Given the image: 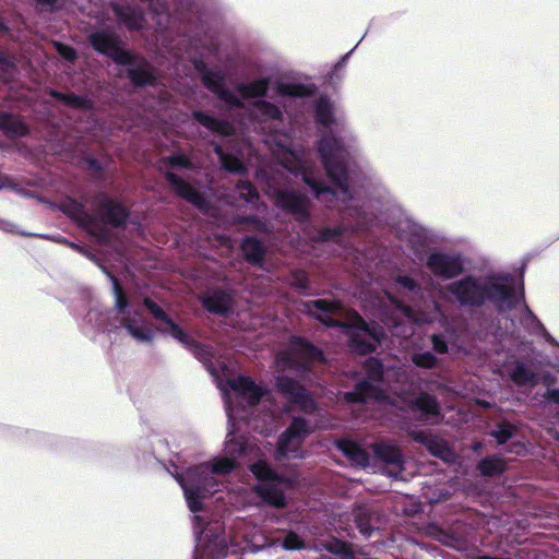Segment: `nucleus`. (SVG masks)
Instances as JSON below:
<instances>
[{
    "mask_svg": "<svg viewBox=\"0 0 559 559\" xmlns=\"http://www.w3.org/2000/svg\"><path fill=\"white\" fill-rule=\"evenodd\" d=\"M234 465L231 459L222 457L212 466L204 464L190 468L179 477L191 512L201 510V499L216 491L217 483L214 480V475H225L234 468Z\"/></svg>",
    "mask_w": 559,
    "mask_h": 559,
    "instance_id": "1",
    "label": "nucleus"
},
{
    "mask_svg": "<svg viewBox=\"0 0 559 559\" xmlns=\"http://www.w3.org/2000/svg\"><path fill=\"white\" fill-rule=\"evenodd\" d=\"M210 371L215 377L217 385L226 400L227 415L234 427L235 421L245 419V416L240 414L241 412L237 407L231 405V400L247 401L248 404L252 405L260 400L263 392L249 379L240 376L233 377L226 366H223L222 373L212 368H210Z\"/></svg>",
    "mask_w": 559,
    "mask_h": 559,
    "instance_id": "2",
    "label": "nucleus"
},
{
    "mask_svg": "<svg viewBox=\"0 0 559 559\" xmlns=\"http://www.w3.org/2000/svg\"><path fill=\"white\" fill-rule=\"evenodd\" d=\"M319 151L323 158L326 171L330 178L335 183V187L331 188L333 194L337 197L341 194H345L346 188L343 185V177L345 178V170L342 165L343 151L341 145L334 138H328L321 141Z\"/></svg>",
    "mask_w": 559,
    "mask_h": 559,
    "instance_id": "3",
    "label": "nucleus"
},
{
    "mask_svg": "<svg viewBox=\"0 0 559 559\" xmlns=\"http://www.w3.org/2000/svg\"><path fill=\"white\" fill-rule=\"evenodd\" d=\"M250 469L255 477L262 481V484L258 486V491L261 497L272 506L283 507L285 504V498L282 491L284 480L276 477L273 471H271L263 461L252 464Z\"/></svg>",
    "mask_w": 559,
    "mask_h": 559,
    "instance_id": "4",
    "label": "nucleus"
},
{
    "mask_svg": "<svg viewBox=\"0 0 559 559\" xmlns=\"http://www.w3.org/2000/svg\"><path fill=\"white\" fill-rule=\"evenodd\" d=\"M342 328L350 338V346L358 353L373 350L380 341V335L370 330L357 313H349Z\"/></svg>",
    "mask_w": 559,
    "mask_h": 559,
    "instance_id": "5",
    "label": "nucleus"
},
{
    "mask_svg": "<svg viewBox=\"0 0 559 559\" xmlns=\"http://www.w3.org/2000/svg\"><path fill=\"white\" fill-rule=\"evenodd\" d=\"M310 432L309 427L302 419L295 418L292 426L281 437L277 449V456H298L297 451L305 439Z\"/></svg>",
    "mask_w": 559,
    "mask_h": 559,
    "instance_id": "6",
    "label": "nucleus"
},
{
    "mask_svg": "<svg viewBox=\"0 0 559 559\" xmlns=\"http://www.w3.org/2000/svg\"><path fill=\"white\" fill-rule=\"evenodd\" d=\"M321 352L301 340H296L288 354H281L277 357L276 367L285 370L287 367H294L302 359H321Z\"/></svg>",
    "mask_w": 559,
    "mask_h": 559,
    "instance_id": "7",
    "label": "nucleus"
},
{
    "mask_svg": "<svg viewBox=\"0 0 559 559\" xmlns=\"http://www.w3.org/2000/svg\"><path fill=\"white\" fill-rule=\"evenodd\" d=\"M277 386L285 394H288L289 400L292 402V407H299L302 411H310L313 408V401L308 394L297 385H295L290 380L277 379Z\"/></svg>",
    "mask_w": 559,
    "mask_h": 559,
    "instance_id": "8",
    "label": "nucleus"
},
{
    "mask_svg": "<svg viewBox=\"0 0 559 559\" xmlns=\"http://www.w3.org/2000/svg\"><path fill=\"white\" fill-rule=\"evenodd\" d=\"M428 266L436 275L444 278L457 275L462 269L457 259L437 253L430 255Z\"/></svg>",
    "mask_w": 559,
    "mask_h": 559,
    "instance_id": "9",
    "label": "nucleus"
},
{
    "mask_svg": "<svg viewBox=\"0 0 559 559\" xmlns=\"http://www.w3.org/2000/svg\"><path fill=\"white\" fill-rule=\"evenodd\" d=\"M92 44L96 50L123 62L127 55L120 51L117 40L107 33H97L92 36Z\"/></svg>",
    "mask_w": 559,
    "mask_h": 559,
    "instance_id": "10",
    "label": "nucleus"
},
{
    "mask_svg": "<svg viewBox=\"0 0 559 559\" xmlns=\"http://www.w3.org/2000/svg\"><path fill=\"white\" fill-rule=\"evenodd\" d=\"M453 293L461 304L478 302L485 296L484 289L472 280L460 283Z\"/></svg>",
    "mask_w": 559,
    "mask_h": 559,
    "instance_id": "11",
    "label": "nucleus"
},
{
    "mask_svg": "<svg viewBox=\"0 0 559 559\" xmlns=\"http://www.w3.org/2000/svg\"><path fill=\"white\" fill-rule=\"evenodd\" d=\"M307 307L308 312L324 324L331 323L329 314H336L341 310L338 302L323 299L311 301Z\"/></svg>",
    "mask_w": 559,
    "mask_h": 559,
    "instance_id": "12",
    "label": "nucleus"
},
{
    "mask_svg": "<svg viewBox=\"0 0 559 559\" xmlns=\"http://www.w3.org/2000/svg\"><path fill=\"white\" fill-rule=\"evenodd\" d=\"M145 305L147 306L148 310L152 312L153 316L162 319L159 329L163 332L168 333L170 336L180 341L181 343H188L186 334L174 322L164 318L163 311L156 305L147 300L145 301Z\"/></svg>",
    "mask_w": 559,
    "mask_h": 559,
    "instance_id": "13",
    "label": "nucleus"
},
{
    "mask_svg": "<svg viewBox=\"0 0 559 559\" xmlns=\"http://www.w3.org/2000/svg\"><path fill=\"white\" fill-rule=\"evenodd\" d=\"M195 67H197L198 71L202 74V79H203L204 83L209 87L213 88L215 91V93L219 94V97H222L226 103L231 104V105H236L239 103L238 98L233 96L229 92L222 91L219 88L218 83L221 81V78L216 73H212L211 71H205L204 67L201 64H197Z\"/></svg>",
    "mask_w": 559,
    "mask_h": 559,
    "instance_id": "14",
    "label": "nucleus"
},
{
    "mask_svg": "<svg viewBox=\"0 0 559 559\" xmlns=\"http://www.w3.org/2000/svg\"><path fill=\"white\" fill-rule=\"evenodd\" d=\"M0 129L7 134L20 136L27 132V127L19 118L0 114Z\"/></svg>",
    "mask_w": 559,
    "mask_h": 559,
    "instance_id": "15",
    "label": "nucleus"
},
{
    "mask_svg": "<svg viewBox=\"0 0 559 559\" xmlns=\"http://www.w3.org/2000/svg\"><path fill=\"white\" fill-rule=\"evenodd\" d=\"M274 155L290 171H296L300 168V160L298 155L284 145H278V147L274 151Z\"/></svg>",
    "mask_w": 559,
    "mask_h": 559,
    "instance_id": "16",
    "label": "nucleus"
},
{
    "mask_svg": "<svg viewBox=\"0 0 559 559\" xmlns=\"http://www.w3.org/2000/svg\"><path fill=\"white\" fill-rule=\"evenodd\" d=\"M511 292V283L509 278L503 277L491 283L490 288L486 292V295L492 298L495 301L500 299H509Z\"/></svg>",
    "mask_w": 559,
    "mask_h": 559,
    "instance_id": "17",
    "label": "nucleus"
},
{
    "mask_svg": "<svg viewBox=\"0 0 559 559\" xmlns=\"http://www.w3.org/2000/svg\"><path fill=\"white\" fill-rule=\"evenodd\" d=\"M168 179L180 195L187 198L197 205L201 204V197L192 187L177 179L173 174H168Z\"/></svg>",
    "mask_w": 559,
    "mask_h": 559,
    "instance_id": "18",
    "label": "nucleus"
},
{
    "mask_svg": "<svg viewBox=\"0 0 559 559\" xmlns=\"http://www.w3.org/2000/svg\"><path fill=\"white\" fill-rule=\"evenodd\" d=\"M205 307L214 312H224L229 308V298L224 294H213L204 298Z\"/></svg>",
    "mask_w": 559,
    "mask_h": 559,
    "instance_id": "19",
    "label": "nucleus"
},
{
    "mask_svg": "<svg viewBox=\"0 0 559 559\" xmlns=\"http://www.w3.org/2000/svg\"><path fill=\"white\" fill-rule=\"evenodd\" d=\"M195 118L205 128L213 131H217L221 134H228L231 129L227 123L218 122L212 117L204 115L202 112H195Z\"/></svg>",
    "mask_w": 559,
    "mask_h": 559,
    "instance_id": "20",
    "label": "nucleus"
},
{
    "mask_svg": "<svg viewBox=\"0 0 559 559\" xmlns=\"http://www.w3.org/2000/svg\"><path fill=\"white\" fill-rule=\"evenodd\" d=\"M394 371L386 369L385 371L382 369V366L377 360H370L368 362V379L369 381L377 380L378 378H382L384 381L390 382L394 376Z\"/></svg>",
    "mask_w": 559,
    "mask_h": 559,
    "instance_id": "21",
    "label": "nucleus"
},
{
    "mask_svg": "<svg viewBox=\"0 0 559 559\" xmlns=\"http://www.w3.org/2000/svg\"><path fill=\"white\" fill-rule=\"evenodd\" d=\"M242 251L252 262L259 261L263 254L261 243L253 238H248L242 242Z\"/></svg>",
    "mask_w": 559,
    "mask_h": 559,
    "instance_id": "22",
    "label": "nucleus"
},
{
    "mask_svg": "<svg viewBox=\"0 0 559 559\" xmlns=\"http://www.w3.org/2000/svg\"><path fill=\"white\" fill-rule=\"evenodd\" d=\"M344 453L356 464L366 465L368 456L356 443L346 442L343 445Z\"/></svg>",
    "mask_w": 559,
    "mask_h": 559,
    "instance_id": "23",
    "label": "nucleus"
},
{
    "mask_svg": "<svg viewBox=\"0 0 559 559\" xmlns=\"http://www.w3.org/2000/svg\"><path fill=\"white\" fill-rule=\"evenodd\" d=\"M373 453L379 456L380 459L390 462V463H397L400 459L399 451L389 444H374L372 447Z\"/></svg>",
    "mask_w": 559,
    "mask_h": 559,
    "instance_id": "24",
    "label": "nucleus"
},
{
    "mask_svg": "<svg viewBox=\"0 0 559 559\" xmlns=\"http://www.w3.org/2000/svg\"><path fill=\"white\" fill-rule=\"evenodd\" d=\"M266 90V83L264 81H258L249 86H243L237 91V93L245 99L251 97H258L262 95Z\"/></svg>",
    "mask_w": 559,
    "mask_h": 559,
    "instance_id": "25",
    "label": "nucleus"
},
{
    "mask_svg": "<svg viewBox=\"0 0 559 559\" xmlns=\"http://www.w3.org/2000/svg\"><path fill=\"white\" fill-rule=\"evenodd\" d=\"M414 406L419 409L424 415H435L437 414V404L435 400L429 395H421L418 397Z\"/></svg>",
    "mask_w": 559,
    "mask_h": 559,
    "instance_id": "26",
    "label": "nucleus"
},
{
    "mask_svg": "<svg viewBox=\"0 0 559 559\" xmlns=\"http://www.w3.org/2000/svg\"><path fill=\"white\" fill-rule=\"evenodd\" d=\"M127 216L126 209L118 203L110 204L108 209V217L115 225L121 224Z\"/></svg>",
    "mask_w": 559,
    "mask_h": 559,
    "instance_id": "27",
    "label": "nucleus"
},
{
    "mask_svg": "<svg viewBox=\"0 0 559 559\" xmlns=\"http://www.w3.org/2000/svg\"><path fill=\"white\" fill-rule=\"evenodd\" d=\"M216 152L224 168L229 171H240L242 169L241 163L236 157L225 156L219 148H216Z\"/></svg>",
    "mask_w": 559,
    "mask_h": 559,
    "instance_id": "28",
    "label": "nucleus"
},
{
    "mask_svg": "<svg viewBox=\"0 0 559 559\" xmlns=\"http://www.w3.org/2000/svg\"><path fill=\"white\" fill-rule=\"evenodd\" d=\"M130 75L131 80L139 85L150 83L152 80V74L147 67L138 70H132Z\"/></svg>",
    "mask_w": 559,
    "mask_h": 559,
    "instance_id": "29",
    "label": "nucleus"
},
{
    "mask_svg": "<svg viewBox=\"0 0 559 559\" xmlns=\"http://www.w3.org/2000/svg\"><path fill=\"white\" fill-rule=\"evenodd\" d=\"M391 304L399 316L403 317L407 322H423L428 321L426 318H414L407 308L401 307L400 302L390 297Z\"/></svg>",
    "mask_w": 559,
    "mask_h": 559,
    "instance_id": "30",
    "label": "nucleus"
},
{
    "mask_svg": "<svg viewBox=\"0 0 559 559\" xmlns=\"http://www.w3.org/2000/svg\"><path fill=\"white\" fill-rule=\"evenodd\" d=\"M502 464L498 459H486L480 463V469L484 474H493L501 471Z\"/></svg>",
    "mask_w": 559,
    "mask_h": 559,
    "instance_id": "31",
    "label": "nucleus"
},
{
    "mask_svg": "<svg viewBox=\"0 0 559 559\" xmlns=\"http://www.w3.org/2000/svg\"><path fill=\"white\" fill-rule=\"evenodd\" d=\"M234 429H230L229 432H228V440L226 442V449L227 451L231 454L234 453L236 450H239L240 452H245V453H251L253 451V449L251 448H245L242 447V444L236 442L234 440V438H231V436L234 435Z\"/></svg>",
    "mask_w": 559,
    "mask_h": 559,
    "instance_id": "32",
    "label": "nucleus"
},
{
    "mask_svg": "<svg viewBox=\"0 0 559 559\" xmlns=\"http://www.w3.org/2000/svg\"><path fill=\"white\" fill-rule=\"evenodd\" d=\"M282 92L289 95L295 96H304L311 92L309 87L300 86V85H283L281 87Z\"/></svg>",
    "mask_w": 559,
    "mask_h": 559,
    "instance_id": "33",
    "label": "nucleus"
},
{
    "mask_svg": "<svg viewBox=\"0 0 559 559\" xmlns=\"http://www.w3.org/2000/svg\"><path fill=\"white\" fill-rule=\"evenodd\" d=\"M413 361L417 366L428 368V367H431L435 365V357L429 353L417 354V355H414Z\"/></svg>",
    "mask_w": 559,
    "mask_h": 559,
    "instance_id": "34",
    "label": "nucleus"
},
{
    "mask_svg": "<svg viewBox=\"0 0 559 559\" xmlns=\"http://www.w3.org/2000/svg\"><path fill=\"white\" fill-rule=\"evenodd\" d=\"M283 547L288 550L299 549L302 547V542L296 534H288L283 542Z\"/></svg>",
    "mask_w": 559,
    "mask_h": 559,
    "instance_id": "35",
    "label": "nucleus"
},
{
    "mask_svg": "<svg viewBox=\"0 0 559 559\" xmlns=\"http://www.w3.org/2000/svg\"><path fill=\"white\" fill-rule=\"evenodd\" d=\"M127 328H128L130 334L138 341H141V342L148 341L152 336L151 332H142V331H140V329L134 326L132 323H129Z\"/></svg>",
    "mask_w": 559,
    "mask_h": 559,
    "instance_id": "36",
    "label": "nucleus"
},
{
    "mask_svg": "<svg viewBox=\"0 0 559 559\" xmlns=\"http://www.w3.org/2000/svg\"><path fill=\"white\" fill-rule=\"evenodd\" d=\"M318 117L323 123H328L330 120L331 106L329 103L323 102L318 107Z\"/></svg>",
    "mask_w": 559,
    "mask_h": 559,
    "instance_id": "37",
    "label": "nucleus"
},
{
    "mask_svg": "<svg viewBox=\"0 0 559 559\" xmlns=\"http://www.w3.org/2000/svg\"><path fill=\"white\" fill-rule=\"evenodd\" d=\"M366 385H369V382L364 383L362 386L359 389L358 393H346L345 399L348 402H357L360 400H365L368 395V393L366 392Z\"/></svg>",
    "mask_w": 559,
    "mask_h": 559,
    "instance_id": "38",
    "label": "nucleus"
},
{
    "mask_svg": "<svg viewBox=\"0 0 559 559\" xmlns=\"http://www.w3.org/2000/svg\"><path fill=\"white\" fill-rule=\"evenodd\" d=\"M56 48L64 59L72 60L75 56L74 50L69 46L56 44Z\"/></svg>",
    "mask_w": 559,
    "mask_h": 559,
    "instance_id": "39",
    "label": "nucleus"
},
{
    "mask_svg": "<svg viewBox=\"0 0 559 559\" xmlns=\"http://www.w3.org/2000/svg\"><path fill=\"white\" fill-rule=\"evenodd\" d=\"M130 9H126V12L124 11H120V10H117V14L128 24V26L130 27H140L141 24L138 23L136 21H133L131 17H130Z\"/></svg>",
    "mask_w": 559,
    "mask_h": 559,
    "instance_id": "40",
    "label": "nucleus"
},
{
    "mask_svg": "<svg viewBox=\"0 0 559 559\" xmlns=\"http://www.w3.org/2000/svg\"><path fill=\"white\" fill-rule=\"evenodd\" d=\"M396 284H397L400 289H403L405 292H411L415 287V283L411 278H408V277L400 278L396 282Z\"/></svg>",
    "mask_w": 559,
    "mask_h": 559,
    "instance_id": "41",
    "label": "nucleus"
},
{
    "mask_svg": "<svg viewBox=\"0 0 559 559\" xmlns=\"http://www.w3.org/2000/svg\"><path fill=\"white\" fill-rule=\"evenodd\" d=\"M258 107L259 110L263 111V114H265L266 116L276 117L278 115V110L273 106L266 104H258Z\"/></svg>",
    "mask_w": 559,
    "mask_h": 559,
    "instance_id": "42",
    "label": "nucleus"
},
{
    "mask_svg": "<svg viewBox=\"0 0 559 559\" xmlns=\"http://www.w3.org/2000/svg\"><path fill=\"white\" fill-rule=\"evenodd\" d=\"M493 436L497 438L499 443H503L510 437V431L508 428H501L500 430L493 432Z\"/></svg>",
    "mask_w": 559,
    "mask_h": 559,
    "instance_id": "43",
    "label": "nucleus"
},
{
    "mask_svg": "<svg viewBox=\"0 0 559 559\" xmlns=\"http://www.w3.org/2000/svg\"><path fill=\"white\" fill-rule=\"evenodd\" d=\"M240 193L241 195H247L248 201H252L255 198V193L251 185H243L242 187H240Z\"/></svg>",
    "mask_w": 559,
    "mask_h": 559,
    "instance_id": "44",
    "label": "nucleus"
},
{
    "mask_svg": "<svg viewBox=\"0 0 559 559\" xmlns=\"http://www.w3.org/2000/svg\"><path fill=\"white\" fill-rule=\"evenodd\" d=\"M115 289H116V305L118 308L122 309L127 304L126 299L122 296V293L117 285H115Z\"/></svg>",
    "mask_w": 559,
    "mask_h": 559,
    "instance_id": "45",
    "label": "nucleus"
},
{
    "mask_svg": "<svg viewBox=\"0 0 559 559\" xmlns=\"http://www.w3.org/2000/svg\"><path fill=\"white\" fill-rule=\"evenodd\" d=\"M433 347L439 353H444L447 350V346L444 342L439 336H433Z\"/></svg>",
    "mask_w": 559,
    "mask_h": 559,
    "instance_id": "46",
    "label": "nucleus"
},
{
    "mask_svg": "<svg viewBox=\"0 0 559 559\" xmlns=\"http://www.w3.org/2000/svg\"><path fill=\"white\" fill-rule=\"evenodd\" d=\"M170 162L175 166H188V159L183 155L173 156Z\"/></svg>",
    "mask_w": 559,
    "mask_h": 559,
    "instance_id": "47",
    "label": "nucleus"
},
{
    "mask_svg": "<svg viewBox=\"0 0 559 559\" xmlns=\"http://www.w3.org/2000/svg\"><path fill=\"white\" fill-rule=\"evenodd\" d=\"M302 177H304V180L307 185L311 186L316 192L319 194L323 191V189L319 188L312 180L311 178L309 177V175L306 173V171H302Z\"/></svg>",
    "mask_w": 559,
    "mask_h": 559,
    "instance_id": "48",
    "label": "nucleus"
},
{
    "mask_svg": "<svg viewBox=\"0 0 559 559\" xmlns=\"http://www.w3.org/2000/svg\"><path fill=\"white\" fill-rule=\"evenodd\" d=\"M329 549L331 551H333V552H341V551H343L345 549V544H342L340 542H335L334 546H331Z\"/></svg>",
    "mask_w": 559,
    "mask_h": 559,
    "instance_id": "49",
    "label": "nucleus"
},
{
    "mask_svg": "<svg viewBox=\"0 0 559 559\" xmlns=\"http://www.w3.org/2000/svg\"><path fill=\"white\" fill-rule=\"evenodd\" d=\"M39 1L43 3L51 4V5H55L57 2V0H39Z\"/></svg>",
    "mask_w": 559,
    "mask_h": 559,
    "instance_id": "50",
    "label": "nucleus"
},
{
    "mask_svg": "<svg viewBox=\"0 0 559 559\" xmlns=\"http://www.w3.org/2000/svg\"><path fill=\"white\" fill-rule=\"evenodd\" d=\"M392 403L396 404L400 408H404L405 407L404 403H407V401H404L402 403L393 401Z\"/></svg>",
    "mask_w": 559,
    "mask_h": 559,
    "instance_id": "51",
    "label": "nucleus"
},
{
    "mask_svg": "<svg viewBox=\"0 0 559 559\" xmlns=\"http://www.w3.org/2000/svg\"><path fill=\"white\" fill-rule=\"evenodd\" d=\"M281 203H282V205H283V206H292V204L286 203V202H284V201H281Z\"/></svg>",
    "mask_w": 559,
    "mask_h": 559,
    "instance_id": "52",
    "label": "nucleus"
},
{
    "mask_svg": "<svg viewBox=\"0 0 559 559\" xmlns=\"http://www.w3.org/2000/svg\"><path fill=\"white\" fill-rule=\"evenodd\" d=\"M506 299H500L498 300L497 302H499V307H502V301H504Z\"/></svg>",
    "mask_w": 559,
    "mask_h": 559,
    "instance_id": "53",
    "label": "nucleus"
}]
</instances>
